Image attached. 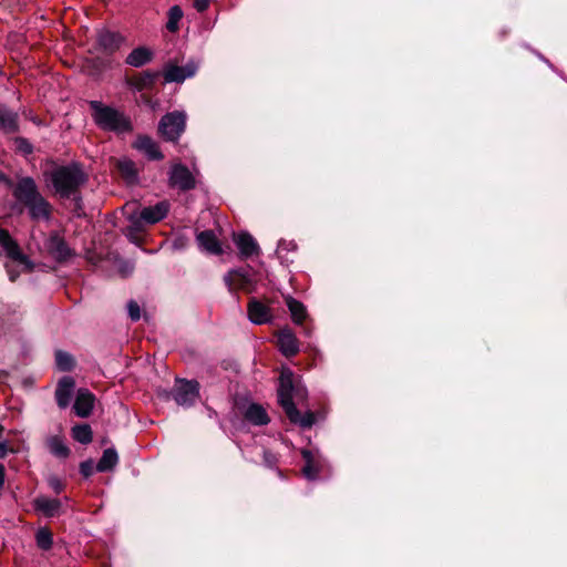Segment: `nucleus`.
<instances>
[{"label":"nucleus","mask_w":567,"mask_h":567,"mask_svg":"<svg viewBox=\"0 0 567 567\" xmlns=\"http://www.w3.org/2000/svg\"><path fill=\"white\" fill-rule=\"evenodd\" d=\"M13 196L28 209L32 220L50 219L52 206L39 193L37 184L31 177H24L18 182Z\"/></svg>","instance_id":"obj_2"},{"label":"nucleus","mask_w":567,"mask_h":567,"mask_svg":"<svg viewBox=\"0 0 567 567\" xmlns=\"http://www.w3.org/2000/svg\"><path fill=\"white\" fill-rule=\"evenodd\" d=\"M118 462L117 453L114 449H106L103 452L102 457L100 458L99 463L96 464V471L97 472H107L115 467V465Z\"/></svg>","instance_id":"obj_27"},{"label":"nucleus","mask_w":567,"mask_h":567,"mask_svg":"<svg viewBox=\"0 0 567 567\" xmlns=\"http://www.w3.org/2000/svg\"><path fill=\"white\" fill-rule=\"evenodd\" d=\"M37 544L38 546L43 549V550H48L52 547V544H53V539H52V534L45 529V528H41L37 532Z\"/></svg>","instance_id":"obj_33"},{"label":"nucleus","mask_w":567,"mask_h":567,"mask_svg":"<svg viewBox=\"0 0 567 567\" xmlns=\"http://www.w3.org/2000/svg\"><path fill=\"white\" fill-rule=\"evenodd\" d=\"M199 395L197 381L178 380L174 389V400L178 405L190 406Z\"/></svg>","instance_id":"obj_7"},{"label":"nucleus","mask_w":567,"mask_h":567,"mask_svg":"<svg viewBox=\"0 0 567 567\" xmlns=\"http://www.w3.org/2000/svg\"><path fill=\"white\" fill-rule=\"evenodd\" d=\"M50 486L56 492V493H60L62 491V484L59 480L56 478H51L50 480Z\"/></svg>","instance_id":"obj_42"},{"label":"nucleus","mask_w":567,"mask_h":567,"mask_svg":"<svg viewBox=\"0 0 567 567\" xmlns=\"http://www.w3.org/2000/svg\"><path fill=\"white\" fill-rule=\"evenodd\" d=\"M73 439L82 444H87L92 441V430L89 424L75 425L72 429Z\"/></svg>","instance_id":"obj_31"},{"label":"nucleus","mask_w":567,"mask_h":567,"mask_svg":"<svg viewBox=\"0 0 567 567\" xmlns=\"http://www.w3.org/2000/svg\"><path fill=\"white\" fill-rule=\"evenodd\" d=\"M168 183L171 187L188 190L195 187V177L184 165L177 163L171 167Z\"/></svg>","instance_id":"obj_9"},{"label":"nucleus","mask_w":567,"mask_h":567,"mask_svg":"<svg viewBox=\"0 0 567 567\" xmlns=\"http://www.w3.org/2000/svg\"><path fill=\"white\" fill-rule=\"evenodd\" d=\"M94 395L86 389L78 391L73 409L78 416L87 417L94 408Z\"/></svg>","instance_id":"obj_15"},{"label":"nucleus","mask_w":567,"mask_h":567,"mask_svg":"<svg viewBox=\"0 0 567 567\" xmlns=\"http://www.w3.org/2000/svg\"><path fill=\"white\" fill-rule=\"evenodd\" d=\"M184 12L179 6H173L167 12L166 29L175 33L179 30V21L182 20Z\"/></svg>","instance_id":"obj_28"},{"label":"nucleus","mask_w":567,"mask_h":567,"mask_svg":"<svg viewBox=\"0 0 567 567\" xmlns=\"http://www.w3.org/2000/svg\"><path fill=\"white\" fill-rule=\"evenodd\" d=\"M0 182H6V183L9 182L7 176L3 173H1V172H0Z\"/></svg>","instance_id":"obj_45"},{"label":"nucleus","mask_w":567,"mask_h":567,"mask_svg":"<svg viewBox=\"0 0 567 567\" xmlns=\"http://www.w3.org/2000/svg\"><path fill=\"white\" fill-rule=\"evenodd\" d=\"M124 41V38L116 32L109 30H101L96 35V42L99 48L107 54H111L120 49Z\"/></svg>","instance_id":"obj_14"},{"label":"nucleus","mask_w":567,"mask_h":567,"mask_svg":"<svg viewBox=\"0 0 567 567\" xmlns=\"http://www.w3.org/2000/svg\"><path fill=\"white\" fill-rule=\"evenodd\" d=\"M286 303L291 313L292 320L298 324L301 323L307 316L305 306L291 297L286 299Z\"/></svg>","instance_id":"obj_29"},{"label":"nucleus","mask_w":567,"mask_h":567,"mask_svg":"<svg viewBox=\"0 0 567 567\" xmlns=\"http://www.w3.org/2000/svg\"><path fill=\"white\" fill-rule=\"evenodd\" d=\"M74 380L71 377H63L55 390L56 403L61 409H65L72 399L74 391Z\"/></svg>","instance_id":"obj_19"},{"label":"nucleus","mask_w":567,"mask_h":567,"mask_svg":"<svg viewBox=\"0 0 567 567\" xmlns=\"http://www.w3.org/2000/svg\"><path fill=\"white\" fill-rule=\"evenodd\" d=\"M233 238L243 258H248L259 252V246L250 234H234Z\"/></svg>","instance_id":"obj_17"},{"label":"nucleus","mask_w":567,"mask_h":567,"mask_svg":"<svg viewBox=\"0 0 567 567\" xmlns=\"http://www.w3.org/2000/svg\"><path fill=\"white\" fill-rule=\"evenodd\" d=\"M0 245L10 258V262L6 264V268L11 281L16 280L19 275V272L14 270V266L20 267L22 270H31V261L21 252L18 244L4 229H0Z\"/></svg>","instance_id":"obj_5"},{"label":"nucleus","mask_w":567,"mask_h":567,"mask_svg":"<svg viewBox=\"0 0 567 567\" xmlns=\"http://www.w3.org/2000/svg\"><path fill=\"white\" fill-rule=\"evenodd\" d=\"M265 461L269 465H271V464H274L276 462L275 457L270 453H268V452H265Z\"/></svg>","instance_id":"obj_43"},{"label":"nucleus","mask_w":567,"mask_h":567,"mask_svg":"<svg viewBox=\"0 0 567 567\" xmlns=\"http://www.w3.org/2000/svg\"><path fill=\"white\" fill-rule=\"evenodd\" d=\"M127 312L133 321H137L141 319V308L136 301L131 300L127 303Z\"/></svg>","instance_id":"obj_36"},{"label":"nucleus","mask_w":567,"mask_h":567,"mask_svg":"<svg viewBox=\"0 0 567 567\" xmlns=\"http://www.w3.org/2000/svg\"><path fill=\"white\" fill-rule=\"evenodd\" d=\"M55 363L61 371H69L73 367V358L68 352L56 351Z\"/></svg>","instance_id":"obj_34"},{"label":"nucleus","mask_w":567,"mask_h":567,"mask_svg":"<svg viewBox=\"0 0 567 567\" xmlns=\"http://www.w3.org/2000/svg\"><path fill=\"white\" fill-rule=\"evenodd\" d=\"M48 445H49L50 452L58 457H66L70 453L69 447L58 436H53V437L49 439Z\"/></svg>","instance_id":"obj_32"},{"label":"nucleus","mask_w":567,"mask_h":567,"mask_svg":"<svg viewBox=\"0 0 567 567\" xmlns=\"http://www.w3.org/2000/svg\"><path fill=\"white\" fill-rule=\"evenodd\" d=\"M134 146L140 152L144 153L150 159H161L163 154L158 150L157 144L147 136H138Z\"/></svg>","instance_id":"obj_24"},{"label":"nucleus","mask_w":567,"mask_h":567,"mask_svg":"<svg viewBox=\"0 0 567 567\" xmlns=\"http://www.w3.org/2000/svg\"><path fill=\"white\" fill-rule=\"evenodd\" d=\"M168 210L169 204L164 200L154 206L143 208L140 214L146 224H156L166 217Z\"/></svg>","instance_id":"obj_21"},{"label":"nucleus","mask_w":567,"mask_h":567,"mask_svg":"<svg viewBox=\"0 0 567 567\" xmlns=\"http://www.w3.org/2000/svg\"><path fill=\"white\" fill-rule=\"evenodd\" d=\"M19 131V115L8 106L0 104V132L13 134Z\"/></svg>","instance_id":"obj_16"},{"label":"nucleus","mask_w":567,"mask_h":567,"mask_svg":"<svg viewBox=\"0 0 567 567\" xmlns=\"http://www.w3.org/2000/svg\"><path fill=\"white\" fill-rule=\"evenodd\" d=\"M278 347L286 357H292L299 351V344L295 333L287 328L280 330L278 334Z\"/></svg>","instance_id":"obj_18"},{"label":"nucleus","mask_w":567,"mask_h":567,"mask_svg":"<svg viewBox=\"0 0 567 567\" xmlns=\"http://www.w3.org/2000/svg\"><path fill=\"white\" fill-rule=\"evenodd\" d=\"M14 144H16L17 150L23 154H30L33 151L32 145L24 137H17L14 140Z\"/></svg>","instance_id":"obj_35"},{"label":"nucleus","mask_w":567,"mask_h":567,"mask_svg":"<svg viewBox=\"0 0 567 567\" xmlns=\"http://www.w3.org/2000/svg\"><path fill=\"white\" fill-rule=\"evenodd\" d=\"M92 118L103 131L123 133L131 130L128 118L114 107L107 106L100 101H90Z\"/></svg>","instance_id":"obj_4"},{"label":"nucleus","mask_w":567,"mask_h":567,"mask_svg":"<svg viewBox=\"0 0 567 567\" xmlns=\"http://www.w3.org/2000/svg\"><path fill=\"white\" fill-rule=\"evenodd\" d=\"M301 455L305 460L302 473L306 478L316 480L323 467V458L318 450H302Z\"/></svg>","instance_id":"obj_12"},{"label":"nucleus","mask_w":567,"mask_h":567,"mask_svg":"<svg viewBox=\"0 0 567 567\" xmlns=\"http://www.w3.org/2000/svg\"><path fill=\"white\" fill-rule=\"evenodd\" d=\"M128 225L125 227L126 237L134 244L138 243V235L144 230L146 224L142 215L136 210V204H126L123 207Z\"/></svg>","instance_id":"obj_8"},{"label":"nucleus","mask_w":567,"mask_h":567,"mask_svg":"<svg viewBox=\"0 0 567 567\" xmlns=\"http://www.w3.org/2000/svg\"><path fill=\"white\" fill-rule=\"evenodd\" d=\"M297 245L293 241L280 240L277 247V255L279 258H282V251H293L296 250Z\"/></svg>","instance_id":"obj_37"},{"label":"nucleus","mask_w":567,"mask_h":567,"mask_svg":"<svg viewBox=\"0 0 567 567\" xmlns=\"http://www.w3.org/2000/svg\"><path fill=\"white\" fill-rule=\"evenodd\" d=\"M94 462L92 460L85 461L80 465V472L84 477H89L93 474Z\"/></svg>","instance_id":"obj_38"},{"label":"nucleus","mask_w":567,"mask_h":567,"mask_svg":"<svg viewBox=\"0 0 567 567\" xmlns=\"http://www.w3.org/2000/svg\"><path fill=\"white\" fill-rule=\"evenodd\" d=\"M47 176V181L51 184L54 192L63 198L74 195L87 181L86 174L81 165L76 163L58 166Z\"/></svg>","instance_id":"obj_3"},{"label":"nucleus","mask_w":567,"mask_h":567,"mask_svg":"<svg viewBox=\"0 0 567 567\" xmlns=\"http://www.w3.org/2000/svg\"><path fill=\"white\" fill-rule=\"evenodd\" d=\"M117 167H118L121 174L123 175V177L128 183H133L136 181L137 174H136V169H135V164L132 161H130L127 158L121 159L117 163Z\"/></svg>","instance_id":"obj_30"},{"label":"nucleus","mask_w":567,"mask_h":567,"mask_svg":"<svg viewBox=\"0 0 567 567\" xmlns=\"http://www.w3.org/2000/svg\"><path fill=\"white\" fill-rule=\"evenodd\" d=\"M133 269H134V265L130 261H125L123 267H121L120 270L123 276H127V275L132 274Z\"/></svg>","instance_id":"obj_41"},{"label":"nucleus","mask_w":567,"mask_h":567,"mask_svg":"<svg viewBox=\"0 0 567 567\" xmlns=\"http://www.w3.org/2000/svg\"><path fill=\"white\" fill-rule=\"evenodd\" d=\"M7 454V445L6 443L0 442V458L4 457Z\"/></svg>","instance_id":"obj_44"},{"label":"nucleus","mask_w":567,"mask_h":567,"mask_svg":"<svg viewBox=\"0 0 567 567\" xmlns=\"http://www.w3.org/2000/svg\"><path fill=\"white\" fill-rule=\"evenodd\" d=\"M305 393L301 389L295 388L292 382V373L290 371L282 372L278 388V400L284 408L289 420L301 427H311L316 422V416L311 411H307L303 415L293 404V399H303Z\"/></svg>","instance_id":"obj_1"},{"label":"nucleus","mask_w":567,"mask_h":567,"mask_svg":"<svg viewBox=\"0 0 567 567\" xmlns=\"http://www.w3.org/2000/svg\"><path fill=\"white\" fill-rule=\"evenodd\" d=\"M153 58V51L146 47L134 49L127 56L125 62L134 68H141L148 63Z\"/></svg>","instance_id":"obj_25"},{"label":"nucleus","mask_w":567,"mask_h":567,"mask_svg":"<svg viewBox=\"0 0 567 567\" xmlns=\"http://www.w3.org/2000/svg\"><path fill=\"white\" fill-rule=\"evenodd\" d=\"M196 238L203 250L213 255H220L223 252L221 245L212 230L200 231Z\"/></svg>","instance_id":"obj_23"},{"label":"nucleus","mask_w":567,"mask_h":567,"mask_svg":"<svg viewBox=\"0 0 567 567\" xmlns=\"http://www.w3.org/2000/svg\"><path fill=\"white\" fill-rule=\"evenodd\" d=\"M45 247L49 254L58 261H65L74 256V251L58 233H52L49 236Z\"/></svg>","instance_id":"obj_11"},{"label":"nucleus","mask_w":567,"mask_h":567,"mask_svg":"<svg viewBox=\"0 0 567 567\" xmlns=\"http://www.w3.org/2000/svg\"><path fill=\"white\" fill-rule=\"evenodd\" d=\"M248 318L255 324H264L271 320L270 309L262 302L252 299L248 305Z\"/></svg>","instance_id":"obj_20"},{"label":"nucleus","mask_w":567,"mask_h":567,"mask_svg":"<svg viewBox=\"0 0 567 567\" xmlns=\"http://www.w3.org/2000/svg\"><path fill=\"white\" fill-rule=\"evenodd\" d=\"M156 76H157L156 73H154V74L153 73H145L144 76L142 78V84L140 85L141 89L145 87L147 85H151L154 82Z\"/></svg>","instance_id":"obj_39"},{"label":"nucleus","mask_w":567,"mask_h":567,"mask_svg":"<svg viewBox=\"0 0 567 567\" xmlns=\"http://www.w3.org/2000/svg\"><path fill=\"white\" fill-rule=\"evenodd\" d=\"M209 6V0H194V8L198 12L205 11Z\"/></svg>","instance_id":"obj_40"},{"label":"nucleus","mask_w":567,"mask_h":567,"mask_svg":"<svg viewBox=\"0 0 567 567\" xmlns=\"http://www.w3.org/2000/svg\"><path fill=\"white\" fill-rule=\"evenodd\" d=\"M245 417L255 425H266L269 423V416L266 410L259 404H250L245 412Z\"/></svg>","instance_id":"obj_26"},{"label":"nucleus","mask_w":567,"mask_h":567,"mask_svg":"<svg viewBox=\"0 0 567 567\" xmlns=\"http://www.w3.org/2000/svg\"><path fill=\"white\" fill-rule=\"evenodd\" d=\"M198 62L190 60L184 66L168 65L164 71L165 82L182 83L188 78H193L198 70Z\"/></svg>","instance_id":"obj_10"},{"label":"nucleus","mask_w":567,"mask_h":567,"mask_svg":"<svg viewBox=\"0 0 567 567\" xmlns=\"http://www.w3.org/2000/svg\"><path fill=\"white\" fill-rule=\"evenodd\" d=\"M186 126L185 112L175 111L164 115L159 122L158 130L167 141H176L179 138Z\"/></svg>","instance_id":"obj_6"},{"label":"nucleus","mask_w":567,"mask_h":567,"mask_svg":"<svg viewBox=\"0 0 567 567\" xmlns=\"http://www.w3.org/2000/svg\"><path fill=\"white\" fill-rule=\"evenodd\" d=\"M34 508L47 517H53L60 513L61 502L56 498L39 496L33 502Z\"/></svg>","instance_id":"obj_22"},{"label":"nucleus","mask_w":567,"mask_h":567,"mask_svg":"<svg viewBox=\"0 0 567 567\" xmlns=\"http://www.w3.org/2000/svg\"><path fill=\"white\" fill-rule=\"evenodd\" d=\"M230 291L236 289H248L252 284V278L247 269H233L224 278Z\"/></svg>","instance_id":"obj_13"}]
</instances>
